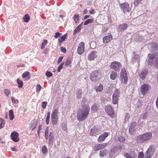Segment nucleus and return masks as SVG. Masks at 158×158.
<instances>
[{
  "label": "nucleus",
  "instance_id": "f257e3e1",
  "mask_svg": "<svg viewBox=\"0 0 158 158\" xmlns=\"http://www.w3.org/2000/svg\"><path fill=\"white\" fill-rule=\"evenodd\" d=\"M90 108L87 105L82 106L77 113V118L79 121L85 120L88 117L89 114Z\"/></svg>",
  "mask_w": 158,
  "mask_h": 158
},
{
  "label": "nucleus",
  "instance_id": "f03ea898",
  "mask_svg": "<svg viewBox=\"0 0 158 158\" xmlns=\"http://www.w3.org/2000/svg\"><path fill=\"white\" fill-rule=\"evenodd\" d=\"M149 57L148 62L149 65L153 64L154 66L158 68V53L156 52L151 54L148 55Z\"/></svg>",
  "mask_w": 158,
  "mask_h": 158
},
{
  "label": "nucleus",
  "instance_id": "7ed1b4c3",
  "mask_svg": "<svg viewBox=\"0 0 158 158\" xmlns=\"http://www.w3.org/2000/svg\"><path fill=\"white\" fill-rule=\"evenodd\" d=\"M152 137V133L148 132L139 135L137 137L136 140L138 143H142L150 140Z\"/></svg>",
  "mask_w": 158,
  "mask_h": 158
},
{
  "label": "nucleus",
  "instance_id": "20e7f679",
  "mask_svg": "<svg viewBox=\"0 0 158 158\" xmlns=\"http://www.w3.org/2000/svg\"><path fill=\"white\" fill-rule=\"evenodd\" d=\"M101 72L100 70L94 71L91 73L90 78L93 81H96L99 80L101 76Z\"/></svg>",
  "mask_w": 158,
  "mask_h": 158
},
{
  "label": "nucleus",
  "instance_id": "39448f33",
  "mask_svg": "<svg viewBox=\"0 0 158 158\" xmlns=\"http://www.w3.org/2000/svg\"><path fill=\"white\" fill-rule=\"evenodd\" d=\"M128 80V78L126 69L125 68L122 69L120 73V81L121 83L126 85L127 83Z\"/></svg>",
  "mask_w": 158,
  "mask_h": 158
},
{
  "label": "nucleus",
  "instance_id": "423d86ee",
  "mask_svg": "<svg viewBox=\"0 0 158 158\" xmlns=\"http://www.w3.org/2000/svg\"><path fill=\"white\" fill-rule=\"evenodd\" d=\"M49 130L47 127L45 131V136L47 139H48V143L50 144L53 143L54 137L53 133L52 132H50V134H48Z\"/></svg>",
  "mask_w": 158,
  "mask_h": 158
},
{
  "label": "nucleus",
  "instance_id": "0eeeda50",
  "mask_svg": "<svg viewBox=\"0 0 158 158\" xmlns=\"http://www.w3.org/2000/svg\"><path fill=\"white\" fill-rule=\"evenodd\" d=\"M155 146L153 145L150 146L145 154V158H151L155 152Z\"/></svg>",
  "mask_w": 158,
  "mask_h": 158
},
{
  "label": "nucleus",
  "instance_id": "6e6552de",
  "mask_svg": "<svg viewBox=\"0 0 158 158\" xmlns=\"http://www.w3.org/2000/svg\"><path fill=\"white\" fill-rule=\"evenodd\" d=\"M121 66V64L120 63L115 61L111 63L110 67L112 69L118 72L120 71Z\"/></svg>",
  "mask_w": 158,
  "mask_h": 158
},
{
  "label": "nucleus",
  "instance_id": "1a4fd4ad",
  "mask_svg": "<svg viewBox=\"0 0 158 158\" xmlns=\"http://www.w3.org/2000/svg\"><path fill=\"white\" fill-rule=\"evenodd\" d=\"M119 92L118 89H116L112 95V102L113 104L118 103V100L119 96Z\"/></svg>",
  "mask_w": 158,
  "mask_h": 158
},
{
  "label": "nucleus",
  "instance_id": "9d476101",
  "mask_svg": "<svg viewBox=\"0 0 158 158\" xmlns=\"http://www.w3.org/2000/svg\"><path fill=\"white\" fill-rule=\"evenodd\" d=\"M120 7L121 10H122L124 13L129 12L131 10L129 5L127 2H124L121 4L120 5Z\"/></svg>",
  "mask_w": 158,
  "mask_h": 158
},
{
  "label": "nucleus",
  "instance_id": "9b49d317",
  "mask_svg": "<svg viewBox=\"0 0 158 158\" xmlns=\"http://www.w3.org/2000/svg\"><path fill=\"white\" fill-rule=\"evenodd\" d=\"M123 155L126 158H135L137 156L136 152L133 150H131L129 153H124Z\"/></svg>",
  "mask_w": 158,
  "mask_h": 158
},
{
  "label": "nucleus",
  "instance_id": "f8f14e48",
  "mask_svg": "<svg viewBox=\"0 0 158 158\" xmlns=\"http://www.w3.org/2000/svg\"><path fill=\"white\" fill-rule=\"evenodd\" d=\"M150 88V86L146 84H143L141 87V91L142 94L143 95L146 94L148 92Z\"/></svg>",
  "mask_w": 158,
  "mask_h": 158
},
{
  "label": "nucleus",
  "instance_id": "ddd939ff",
  "mask_svg": "<svg viewBox=\"0 0 158 158\" xmlns=\"http://www.w3.org/2000/svg\"><path fill=\"white\" fill-rule=\"evenodd\" d=\"M19 133L16 131L12 132L10 135V137L12 140L15 142H17L19 140Z\"/></svg>",
  "mask_w": 158,
  "mask_h": 158
},
{
  "label": "nucleus",
  "instance_id": "4468645a",
  "mask_svg": "<svg viewBox=\"0 0 158 158\" xmlns=\"http://www.w3.org/2000/svg\"><path fill=\"white\" fill-rule=\"evenodd\" d=\"M137 128V123L135 122H133L130 125L129 128V132L131 134L136 130Z\"/></svg>",
  "mask_w": 158,
  "mask_h": 158
},
{
  "label": "nucleus",
  "instance_id": "2eb2a0df",
  "mask_svg": "<svg viewBox=\"0 0 158 158\" xmlns=\"http://www.w3.org/2000/svg\"><path fill=\"white\" fill-rule=\"evenodd\" d=\"M107 35L103 38V42L104 44H106L109 43L112 39V35L110 33H108Z\"/></svg>",
  "mask_w": 158,
  "mask_h": 158
},
{
  "label": "nucleus",
  "instance_id": "dca6fc26",
  "mask_svg": "<svg viewBox=\"0 0 158 158\" xmlns=\"http://www.w3.org/2000/svg\"><path fill=\"white\" fill-rule=\"evenodd\" d=\"M113 108L110 105L107 106L106 107L105 110L107 113L110 117H114Z\"/></svg>",
  "mask_w": 158,
  "mask_h": 158
},
{
  "label": "nucleus",
  "instance_id": "f3484780",
  "mask_svg": "<svg viewBox=\"0 0 158 158\" xmlns=\"http://www.w3.org/2000/svg\"><path fill=\"white\" fill-rule=\"evenodd\" d=\"M108 136V133L106 132H104L101 134L97 139V141L99 143L103 142L106 138Z\"/></svg>",
  "mask_w": 158,
  "mask_h": 158
},
{
  "label": "nucleus",
  "instance_id": "a211bd4d",
  "mask_svg": "<svg viewBox=\"0 0 158 158\" xmlns=\"http://www.w3.org/2000/svg\"><path fill=\"white\" fill-rule=\"evenodd\" d=\"M85 44L84 42H82L79 44L77 49V52L78 54L81 55L82 54L84 51Z\"/></svg>",
  "mask_w": 158,
  "mask_h": 158
},
{
  "label": "nucleus",
  "instance_id": "6ab92c4d",
  "mask_svg": "<svg viewBox=\"0 0 158 158\" xmlns=\"http://www.w3.org/2000/svg\"><path fill=\"white\" fill-rule=\"evenodd\" d=\"M97 56V52L95 51H93L89 54L88 59L90 61L93 60Z\"/></svg>",
  "mask_w": 158,
  "mask_h": 158
},
{
  "label": "nucleus",
  "instance_id": "aec40b11",
  "mask_svg": "<svg viewBox=\"0 0 158 158\" xmlns=\"http://www.w3.org/2000/svg\"><path fill=\"white\" fill-rule=\"evenodd\" d=\"M148 71L146 69H143L142 70L140 73L139 74L140 77L142 80L144 79L148 73Z\"/></svg>",
  "mask_w": 158,
  "mask_h": 158
},
{
  "label": "nucleus",
  "instance_id": "412c9836",
  "mask_svg": "<svg viewBox=\"0 0 158 158\" xmlns=\"http://www.w3.org/2000/svg\"><path fill=\"white\" fill-rule=\"evenodd\" d=\"M117 77L118 74L116 72L114 71H111L110 75V79L111 80H115Z\"/></svg>",
  "mask_w": 158,
  "mask_h": 158
},
{
  "label": "nucleus",
  "instance_id": "4be33fe9",
  "mask_svg": "<svg viewBox=\"0 0 158 158\" xmlns=\"http://www.w3.org/2000/svg\"><path fill=\"white\" fill-rule=\"evenodd\" d=\"M58 109L57 108L55 109L51 114V118H58Z\"/></svg>",
  "mask_w": 158,
  "mask_h": 158
},
{
  "label": "nucleus",
  "instance_id": "5701e85b",
  "mask_svg": "<svg viewBox=\"0 0 158 158\" xmlns=\"http://www.w3.org/2000/svg\"><path fill=\"white\" fill-rule=\"evenodd\" d=\"M128 25L127 23L121 24L119 26L118 29L120 31H123L125 30L127 27Z\"/></svg>",
  "mask_w": 158,
  "mask_h": 158
},
{
  "label": "nucleus",
  "instance_id": "b1692460",
  "mask_svg": "<svg viewBox=\"0 0 158 158\" xmlns=\"http://www.w3.org/2000/svg\"><path fill=\"white\" fill-rule=\"evenodd\" d=\"M108 152V150L106 149L101 150L100 152L99 156L101 157H103L106 156Z\"/></svg>",
  "mask_w": 158,
  "mask_h": 158
},
{
  "label": "nucleus",
  "instance_id": "393cba45",
  "mask_svg": "<svg viewBox=\"0 0 158 158\" xmlns=\"http://www.w3.org/2000/svg\"><path fill=\"white\" fill-rule=\"evenodd\" d=\"M95 89L97 92H101L103 89L102 85L100 84H97Z\"/></svg>",
  "mask_w": 158,
  "mask_h": 158
},
{
  "label": "nucleus",
  "instance_id": "a878e982",
  "mask_svg": "<svg viewBox=\"0 0 158 158\" xmlns=\"http://www.w3.org/2000/svg\"><path fill=\"white\" fill-rule=\"evenodd\" d=\"M82 94V91L81 89H78L76 93V96L77 98L81 99V95Z\"/></svg>",
  "mask_w": 158,
  "mask_h": 158
},
{
  "label": "nucleus",
  "instance_id": "bb28decb",
  "mask_svg": "<svg viewBox=\"0 0 158 158\" xmlns=\"http://www.w3.org/2000/svg\"><path fill=\"white\" fill-rule=\"evenodd\" d=\"M135 40L138 42H141L143 40V38L142 36L140 35H139L137 34L135 35L134 36Z\"/></svg>",
  "mask_w": 158,
  "mask_h": 158
},
{
  "label": "nucleus",
  "instance_id": "cd10ccee",
  "mask_svg": "<svg viewBox=\"0 0 158 158\" xmlns=\"http://www.w3.org/2000/svg\"><path fill=\"white\" fill-rule=\"evenodd\" d=\"M67 35L66 34L59 38V41L60 44H61L62 42L65 40V39H66Z\"/></svg>",
  "mask_w": 158,
  "mask_h": 158
},
{
  "label": "nucleus",
  "instance_id": "c85d7f7f",
  "mask_svg": "<svg viewBox=\"0 0 158 158\" xmlns=\"http://www.w3.org/2000/svg\"><path fill=\"white\" fill-rule=\"evenodd\" d=\"M9 116L10 119L11 121H12L14 118V112L13 110H10L9 111Z\"/></svg>",
  "mask_w": 158,
  "mask_h": 158
},
{
  "label": "nucleus",
  "instance_id": "c756f323",
  "mask_svg": "<svg viewBox=\"0 0 158 158\" xmlns=\"http://www.w3.org/2000/svg\"><path fill=\"white\" fill-rule=\"evenodd\" d=\"M100 147V149H103L110 144L109 142L106 143L98 144Z\"/></svg>",
  "mask_w": 158,
  "mask_h": 158
},
{
  "label": "nucleus",
  "instance_id": "7c9ffc66",
  "mask_svg": "<svg viewBox=\"0 0 158 158\" xmlns=\"http://www.w3.org/2000/svg\"><path fill=\"white\" fill-rule=\"evenodd\" d=\"M30 19V17L29 15H25L23 17V21L25 22H28Z\"/></svg>",
  "mask_w": 158,
  "mask_h": 158
},
{
  "label": "nucleus",
  "instance_id": "2f4dec72",
  "mask_svg": "<svg viewBox=\"0 0 158 158\" xmlns=\"http://www.w3.org/2000/svg\"><path fill=\"white\" fill-rule=\"evenodd\" d=\"M61 128L65 132H67V129L66 123L65 122H63L61 124Z\"/></svg>",
  "mask_w": 158,
  "mask_h": 158
},
{
  "label": "nucleus",
  "instance_id": "473e14b6",
  "mask_svg": "<svg viewBox=\"0 0 158 158\" xmlns=\"http://www.w3.org/2000/svg\"><path fill=\"white\" fill-rule=\"evenodd\" d=\"M98 132L97 130L95 128H93L90 129V135H93L94 134Z\"/></svg>",
  "mask_w": 158,
  "mask_h": 158
},
{
  "label": "nucleus",
  "instance_id": "72a5a7b5",
  "mask_svg": "<svg viewBox=\"0 0 158 158\" xmlns=\"http://www.w3.org/2000/svg\"><path fill=\"white\" fill-rule=\"evenodd\" d=\"M48 151V149L47 147L45 146H43L42 148V153L44 155H45L47 153Z\"/></svg>",
  "mask_w": 158,
  "mask_h": 158
},
{
  "label": "nucleus",
  "instance_id": "f704fd0d",
  "mask_svg": "<svg viewBox=\"0 0 158 158\" xmlns=\"http://www.w3.org/2000/svg\"><path fill=\"white\" fill-rule=\"evenodd\" d=\"M17 82L18 85V87L20 88H22L23 86V83L21 80L19 79H18Z\"/></svg>",
  "mask_w": 158,
  "mask_h": 158
},
{
  "label": "nucleus",
  "instance_id": "c9c22d12",
  "mask_svg": "<svg viewBox=\"0 0 158 158\" xmlns=\"http://www.w3.org/2000/svg\"><path fill=\"white\" fill-rule=\"evenodd\" d=\"M79 18V15L78 14L75 15L73 17V19L77 23L78 22Z\"/></svg>",
  "mask_w": 158,
  "mask_h": 158
},
{
  "label": "nucleus",
  "instance_id": "e433bc0d",
  "mask_svg": "<svg viewBox=\"0 0 158 158\" xmlns=\"http://www.w3.org/2000/svg\"><path fill=\"white\" fill-rule=\"evenodd\" d=\"M47 43V40L44 39L43 41V42L42 44L41 48L42 49H43L46 45Z\"/></svg>",
  "mask_w": 158,
  "mask_h": 158
},
{
  "label": "nucleus",
  "instance_id": "4c0bfd02",
  "mask_svg": "<svg viewBox=\"0 0 158 158\" xmlns=\"http://www.w3.org/2000/svg\"><path fill=\"white\" fill-rule=\"evenodd\" d=\"M58 118H52V122L53 125H56L58 122Z\"/></svg>",
  "mask_w": 158,
  "mask_h": 158
},
{
  "label": "nucleus",
  "instance_id": "58836bf2",
  "mask_svg": "<svg viewBox=\"0 0 158 158\" xmlns=\"http://www.w3.org/2000/svg\"><path fill=\"white\" fill-rule=\"evenodd\" d=\"M98 109V106L96 104H94L91 107V110L92 111H95Z\"/></svg>",
  "mask_w": 158,
  "mask_h": 158
},
{
  "label": "nucleus",
  "instance_id": "ea45409f",
  "mask_svg": "<svg viewBox=\"0 0 158 158\" xmlns=\"http://www.w3.org/2000/svg\"><path fill=\"white\" fill-rule=\"evenodd\" d=\"M93 148L94 150L96 151L100 149L98 144H95V145L94 146Z\"/></svg>",
  "mask_w": 158,
  "mask_h": 158
},
{
  "label": "nucleus",
  "instance_id": "a19ab883",
  "mask_svg": "<svg viewBox=\"0 0 158 158\" xmlns=\"http://www.w3.org/2000/svg\"><path fill=\"white\" fill-rule=\"evenodd\" d=\"M93 21V20L92 19H89L86 20L84 22V25H86L89 23H92Z\"/></svg>",
  "mask_w": 158,
  "mask_h": 158
},
{
  "label": "nucleus",
  "instance_id": "79ce46f5",
  "mask_svg": "<svg viewBox=\"0 0 158 158\" xmlns=\"http://www.w3.org/2000/svg\"><path fill=\"white\" fill-rule=\"evenodd\" d=\"M148 113H144L142 115V118L143 120L147 119L148 117Z\"/></svg>",
  "mask_w": 158,
  "mask_h": 158
},
{
  "label": "nucleus",
  "instance_id": "37998d69",
  "mask_svg": "<svg viewBox=\"0 0 158 158\" xmlns=\"http://www.w3.org/2000/svg\"><path fill=\"white\" fill-rule=\"evenodd\" d=\"M118 141L120 142H123L125 140V138L122 136H120L118 138Z\"/></svg>",
  "mask_w": 158,
  "mask_h": 158
},
{
  "label": "nucleus",
  "instance_id": "c03bdc74",
  "mask_svg": "<svg viewBox=\"0 0 158 158\" xmlns=\"http://www.w3.org/2000/svg\"><path fill=\"white\" fill-rule=\"evenodd\" d=\"M41 87V86L40 84H37V85L36 90L37 93H39L40 91Z\"/></svg>",
  "mask_w": 158,
  "mask_h": 158
},
{
  "label": "nucleus",
  "instance_id": "a18cd8bd",
  "mask_svg": "<svg viewBox=\"0 0 158 158\" xmlns=\"http://www.w3.org/2000/svg\"><path fill=\"white\" fill-rule=\"evenodd\" d=\"M129 114L128 113H126L125 114V118L124 119L125 121L127 122L129 120L130 118Z\"/></svg>",
  "mask_w": 158,
  "mask_h": 158
},
{
  "label": "nucleus",
  "instance_id": "49530a36",
  "mask_svg": "<svg viewBox=\"0 0 158 158\" xmlns=\"http://www.w3.org/2000/svg\"><path fill=\"white\" fill-rule=\"evenodd\" d=\"M152 46L153 48L155 49H158V44L155 43H153L152 44Z\"/></svg>",
  "mask_w": 158,
  "mask_h": 158
},
{
  "label": "nucleus",
  "instance_id": "de8ad7c7",
  "mask_svg": "<svg viewBox=\"0 0 158 158\" xmlns=\"http://www.w3.org/2000/svg\"><path fill=\"white\" fill-rule=\"evenodd\" d=\"M29 74V72H26L23 73L22 76L23 78H26Z\"/></svg>",
  "mask_w": 158,
  "mask_h": 158
},
{
  "label": "nucleus",
  "instance_id": "09e8293b",
  "mask_svg": "<svg viewBox=\"0 0 158 158\" xmlns=\"http://www.w3.org/2000/svg\"><path fill=\"white\" fill-rule=\"evenodd\" d=\"M71 58L67 59L66 61L65 64L66 65H69L71 63Z\"/></svg>",
  "mask_w": 158,
  "mask_h": 158
},
{
  "label": "nucleus",
  "instance_id": "8fccbe9b",
  "mask_svg": "<svg viewBox=\"0 0 158 158\" xmlns=\"http://www.w3.org/2000/svg\"><path fill=\"white\" fill-rule=\"evenodd\" d=\"M4 91L5 94L7 96L9 95L10 94V90L6 89H5Z\"/></svg>",
  "mask_w": 158,
  "mask_h": 158
},
{
  "label": "nucleus",
  "instance_id": "3c124183",
  "mask_svg": "<svg viewBox=\"0 0 158 158\" xmlns=\"http://www.w3.org/2000/svg\"><path fill=\"white\" fill-rule=\"evenodd\" d=\"M142 0H135L134 2V5L136 6H138Z\"/></svg>",
  "mask_w": 158,
  "mask_h": 158
},
{
  "label": "nucleus",
  "instance_id": "603ef678",
  "mask_svg": "<svg viewBox=\"0 0 158 158\" xmlns=\"http://www.w3.org/2000/svg\"><path fill=\"white\" fill-rule=\"evenodd\" d=\"M46 75L48 77H50L52 76V73L50 72L49 71H47L46 72Z\"/></svg>",
  "mask_w": 158,
  "mask_h": 158
},
{
  "label": "nucleus",
  "instance_id": "864d4df0",
  "mask_svg": "<svg viewBox=\"0 0 158 158\" xmlns=\"http://www.w3.org/2000/svg\"><path fill=\"white\" fill-rule=\"evenodd\" d=\"M64 63L61 64L58 67L57 69V71L58 72H60V70L63 68V65L64 64Z\"/></svg>",
  "mask_w": 158,
  "mask_h": 158
},
{
  "label": "nucleus",
  "instance_id": "5fc2aeb1",
  "mask_svg": "<svg viewBox=\"0 0 158 158\" xmlns=\"http://www.w3.org/2000/svg\"><path fill=\"white\" fill-rule=\"evenodd\" d=\"M81 29H80V28L77 27L74 30L73 34H76L77 32H78Z\"/></svg>",
  "mask_w": 158,
  "mask_h": 158
},
{
  "label": "nucleus",
  "instance_id": "6e6d98bb",
  "mask_svg": "<svg viewBox=\"0 0 158 158\" xmlns=\"http://www.w3.org/2000/svg\"><path fill=\"white\" fill-rule=\"evenodd\" d=\"M62 34L61 33H60L58 32H57L56 33L55 35H54V37L55 38H57L59 37L60 36V35Z\"/></svg>",
  "mask_w": 158,
  "mask_h": 158
},
{
  "label": "nucleus",
  "instance_id": "4d7b16f0",
  "mask_svg": "<svg viewBox=\"0 0 158 158\" xmlns=\"http://www.w3.org/2000/svg\"><path fill=\"white\" fill-rule=\"evenodd\" d=\"M144 156V154L143 152H139L138 154V158H143Z\"/></svg>",
  "mask_w": 158,
  "mask_h": 158
},
{
  "label": "nucleus",
  "instance_id": "13d9d810",
  "mask_svg": "<svg viewBox=\"0 0 158 158\" xmlns=\"http://www.w3.org/2000/svg\"><path fill=\"white\" fill-rule=\"evenodd\" d=\"M0 124L2 126L1 127H3L5 126L4 121L3 119H1L0 120Z\"/></svg>",
  "mask_w": 158,
  "mask_h": 158
},
{
  "label": "nucleus",
  "instance_id": "bf43d9fd",
  "mask_svg": "<svg viewBox=\"0 0 158 158\" xmlns=\"http://www.w3.org/2000/svg\"><path fill=\"white\" fill-rule=\"evenodd\" d=\"M11 100L12 102L15 104L19 102L18 100L15 99L13 97L11 98Z\"/></svg>",
  "mask_w": 158,
  "mask_h": 158
},
{
  "label": "nucleus",
  "instance_id": "052dcab7",
  "mask_svg": "<svg viewBox=\"0 0 158 158\" xmlns=\"http://www.w3.org/2000/svg\"><path fill=\"white\" fill-rule=\"evenodd\" d=\"M46 102H42V106L43 108H45L47 104Z\"/></svg>",
  "mask_w": 158,
  "mask_h": 158
},
{
  "label": "nucleus",
  "instance_id": "680f3d73",
  "mask_svg": "<svg viewBox=\"0 0 158 158\" xmlns=\"http://www.w3.org/2000/svg\"><path fill=\"white\" fill-rule=\"evenodd\" d=\"M63 58V56H61L59 58L58 60H57V63L58 64H59L60 63L61 60H62V59Z\"/></svg>",
  "mask_w": 158,
  "mask_h": 158
},
{
  "label": "nucleus",
  "instance_id": "e2e57ef3",
  "mask_svg": "<svg viewBox=\"0 0 158 158\" xmlns=\"http://www.w3.org/2000/svg\"><path fill=\"white\" fill-rule=\"evenodd\" d=\"M50 117H46V123L47 124V125H48L49 123V120H50Z\"/></svg>",
  "mask_w": 158,
  "mask_h": 158
},
{
  "label": "nucleus",
  "instance_id": "0e129e2a",
  "mask_svg": "<svg viewBox=\"0 0 158 158\" xmlns=\"http://www.w3.org/2000/svg\"><path fill=\"white\" fill-rule=\"evenodd\" d=\"M61 51L62 52H63V53H65L66 51V49L65 48L63 47H61Z\"/></svg>",
  "mask_w": 158,
  "mask_h": 158
},
{
  "label": "nucleus",
  "instance_id": "69168bd1",
  "mask_svg": "<svg viewBox=\"0 0 158 158\" xmlns=\"http://www.w3.org/2000/svg\"><path fill=\"white\" fill-rule=\"evenodd\" d=\"M95 11L94 9H91L89 11V13L91 14H94L95 13Z\"/></svg>",
  "mask_w": 158,
  "mask_h": 158
},
{
  "label": "nucleus",
  "instance_id": "338daca9",
  "mask_svg": "<svg viewBox=\"0 0 158 158\" xmlns=\"http://www.w3.org/2000/svg\"><path fill=\"white\" fill-rule=\"evenodd\" d=\"M87 101V99L86 98H85V97H83L82 99V101L81 103H84L85 102H86Z\"/></svg>",
  "mask_w": 158,
  "mask_h": 158
},
{
  "label": "nucleus",
  "instance_id": "774afa93",
  "mask_svg": "<svg viewBox=\"0 0 158 158\" xmlns=\"http://www.w3.org/2000/svg\"><path fill=\"white\" fill-rule=\"evenodd\" d=\"M88 12V11L87 9H85L84 10V11H83V15H84L85 14H87Z\"/></svg>",
  "mask_w": 158,
  "mask_h": 158
}]
</instances>
